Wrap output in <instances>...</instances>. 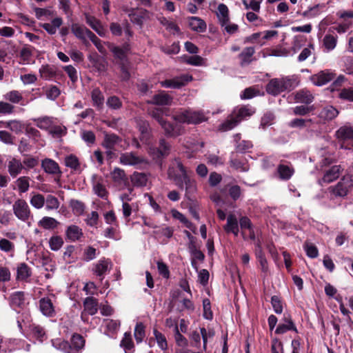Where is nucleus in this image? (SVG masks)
I'll return each mask as SVG.
<instances>
[{
	"label": "nucleus",
	"instance_id": "f257e3e1",
	"mask_svg": "<svg viewBox=\"0 0 353 353\" xmlns=\"http://www.w3.org/2000/svg\"><path fill=\"white\" fill-rule=\"evenodd\" d=\"M186 168L178 158L174 159L168 170L169 179L180 189L185 190V195L194 193L196 191V181L190 175Z\"/></svg>",
	"mask_w": 353,
	"mask_h": 353
},
{
	"label": "nucleus",
	"instance_id": "f03ea898",
	"mask_svg": "<svg viewBox=\"0 0 353 353\" xmlns=\"http://www.w3.org/2000/svg\"><path fill=\"white\" fill-rule=\"evenodd\" d=\"M175 121L188 124H199L207 121V117L202 110H186L174 116Z\"/></svg>",
	"mask_w": 353,
	"mask_h": 353
},
{
	"label": "nucleus",
	"instance_id": "7ed1b4c3",
	"mask_svg": "<svg viewBox=\"0 0 353 353\" xmlns=\"http://www.w3.org/2000/svg\"><path fill=\"white\" fill-rule=\"evenodd\" d=\"M293 80L288 77H283L280 79H272L266 85V91L268 93L276 96L280 93L294 88Z\"/></svg>",
	"mask_w": 353,
	"mask_h": 353
},
{
	"label": "nucleus",
	"instance_id": "20e7f679",
	"mask_svg": "<svg viewBox=\"0 0 353 353\" xmlns=\"http://www.w3.org/2000/svg\"><path fill=\"white\" fill-rule=\"evenodd\" d=\"M353 187L352 175H345L335 185L328 188L327 190L332 197H345Z\"/></svg>",
	"mask_w": 353,
	"mask_h": 353
},
{
	"label": "nucleus",
	"instance_id": "39448f33",
	"mask_svg": "<svg viewBox=\"0 0 353 353\" xmlns=\"http://www.w3.org/2000/svg\"><path fill=\"white\" fill-rule=\"evenodd\" d=\"M12 210L16 217L21 221L28 222L31 217L30 207L23 199L15 201L12 205Z\"/></svg>",
	"mask_w": 353,
	"mask_h": 353
},
{
	"label": "nucleus",
	"instance_id": "423d86ee",
	"mask_svg": "<svg viewBox=\"0 0 353 353\" xmlns=\"http://www.w3.org/2000/svg\"><path fill=\"white\" fill-rule=\"evenodd\" d=\"M289 126L299 129L305 128L312 133L319 134V131L316 129L317 123L312 119L296 118L290 121Z\"/></svg>",
	"mask_w": 353,
	"mask_h": 353
},
{
	"label": "nucleus",
	"instance_id": "0eeeda50",
	"mask_svg": "<svg viewBox=\"0 0 353 353\" xmlns=\"http://www.w3.org/2000/svg\"><path fill=\"white\" fill-rule=\"evenodd\" d=\"M129 50V45L126 43L121 48L115 47L112 50L114 54V56L122 61L123 65L121 66V78L123 80H128L130 77V73L128 72V70L125 68L123 63Z\"/></svg>",
	"mask_w": 353,
	"mask_h": 353
},
{
	"label": "nucleus",
	"instance_id": "6e6552de",
	"mask_svg": "<svg viewBox=\"0 0 353 353\" xmlns=\"http://www.w3.org/2000/svg\"><path fill=\"white\" fill-rule=\"evenodd\" d=\"M192 79V76L183 74L180 77H174L172 79H167L161 81V85L164 88H179Z\"/></svg>",
	"mask_w": 353,
	"mask_h": 353
},
{
	"label": "nucleus",
	"instance_id": "1a4fd4ad",
	"mask_svg": "<svg viewBox=\"0 0 353 353\" xmlns=\"http://www.w3.org/2000/svg\"><path fill=\"white\" fill-rule=\"evenodd\" d=\"M342 171L340 165H333L326 170L324 172L323 176L319 179V183L323 185V183H330L339 177Z\"/></svg>",
	"mask_w": 353,
	"mask_h": 353
},
{
	"label": "nucleus",
	"instance_id": "9d476101",
	"mask_svg": "<svg viewBox=\"0 0 353 353\" xmlns=\"http://www.w3.org/2000/svg\"><path fill=\"white\" fill-rule=\"evenodd\" d=\"M276 172L281 180L288 181L293 176L294 169L290 163L281 161L277 167Z\"/></svg>",
	"mask_w": 353,
	"mask_h": 353
},
{
	"label": "nucleus",
	"instance_id": "9b49d317",
	"mask_svg": "<svg viewBox=\"0 0 353 353\" xmlns=\"http://www.w3.org/2000/svg\"><path fill=\"white\" fill-rule=\"evenodd\" d=\"M72 33L79 39L82 40L84 43L86 42V39H95L96 35L83 26H80L74 23L72 26Z\"/></svg>",
	"mask_w": 353,
	"mask_h": 353
},
{
	"label": "nucleus",
	"instance_id": "f8f14e48",
	"mask_svg": "<svg viewBox=\"0 0 353 353\" xmlns=\"http://www.w3.org/2000/svg\"><path fill=\"white\" fill-rule=\"evenodd\" d=\"M334 74L330 70H323L311 77V81L315 85H323L334 79Z\"/></svg>",
	"mask_w": 353,
	"mask_h": 353
},
{
	"label": "nucleus",
	"instance_id": "ddd939ff",
	"mask_svg": "<svg viewBox=\"0 0 353 353\" xmlns=\"http://www.w3.org/2000/svg\"><path fill=\"white\" fill-rule=\"evenodd\" d=\"M289 330L294 331L296 333L298 332V330L294 323H293L290 315L285 314L282 320V323H279L275 330V333L277 334H282Z\"/></svg>",
	"mask_w": 353,
	"mask_h": 353
},
{
	"label": "nucleus",
	"instance_id": "4468645a",
	"mask_svg": "<svg viewBox=\"0 0 353 353\" xmlns=\"http://www.w3.org/2000/svg\"><path fill=\"white\" fill-rule=\"evenodd\" d=\"M119 161L121 164L125 165H137L143 163L144 159L135 155L132 152H126L120 156Z\"/></svg>",
	"mask_w": 353,
	"mask_h": 353
},
{
	"label": "nucleus",
	"instance_id": "2eb2a0df",
	"mask_svg": "<svg viewBox=\"0 0 353 353\" xmlns=\"http://www.w3.org/2000/svg\"><path fill=\"white\" fill-rule=\"evenodd\" d=\"M9 303L14 310L23 308L26 304L24 292L18 291L12 293L9 297Z\"/></svg>",
	"mask_w": 353,
	"mask_h": 353
},
{
	"label": "nucleus",
	"instance_id": "dca6fc26",
	"mask_svg": "<svg viewBox=\"0 0 353 353\" xmlns=\"http://www.w3.org/2000/svg\"><path fill=\"white\" fill-rule=\"evenodd\" d=\"M170 145L164 139H161L159 148H150V153L154 158H161L169 154Z\"/></svg>",
	"mask_w": 353,
	"mask_h": 353
},
{
	"label": "nucleus",
	"instance_id": "f3484780",
	"mask_svg": "<svg viewBox=\"0 0 353 353\" xmlns=\"http://www.w3.org/2000/svg\"><path fill=\"white\" fill-rule=\"evenodd\" d=\"M294 99L297 103L310 104L313 101L314 96L308 90L303 89L294 94Z\"/></svg>",
	"mask_w": 353,
	"mask_h": 353
},
{
	"label": "nucleus",
	"instance_id": "a211bd4d",
	"mask_svg": "<svg viewBox=\"0 0 353 353\" xmlns=\"http://www.w3.org/2000/svg\"><path fill=\"white\" fill-rule=\"evenodd\" d=\"M41 167L46 173L50 174L61 173L58 163L51 159H43L41 162Z\"/></svg>",
	"mask_w": 353,
	"mask_h": 353
},
{
	"label": "nucleus",
	"instance_id": "6ab92c4d",
	"mask_svg": "<svg viewBox=\"0 0 353 353\" xmlns=\"http://www.w3.org/2000/svg\"><path fill=\"white\" fill-rule=\"evenodd\" d=\"M39 308L45 316H52L54 314V308L52 301L48 297L42 298L39 301Z\"/></svg>",
	"mask_w": 353,
	"mask_h": 353
},
{
	"label": "nucleus",
	"instance_id": "aec40b11",
	"mask_svg": "<svg viewBox=\"0 0 353 353\" xmlns=\"http://www.w3.org/2000/svg\"><path fill=\"white\" fill-rule=\"evenodd\" d=\"M23 169V166L20 160L12 158L8 161V171L11 176L16 177L21 172Z\"/></svg>",
	"mask_w": 353,
	"mask_h": 353
},
{
	"label": "nucleus",
	"instance_id": "412c9836",
	"mask_svg": "<svg viewBox=\"0 0 353 353\" xmlns=\"http://www.w3.org/2000/svg\"><path fill=\"white\" fill-rule=\"evenodd\" d=\"M172 101V97L165 91H161L153 97L151 103L159 105H168Z\"/></svg>",
	"mask_w": 353,
	"mask_h": 353
},
{
	"label": "nucleus",
	"instance_id": "4be33fe9",
	"mask_svg": "<svg viewBox=\"0 0 353 353\" xmlns=\"http://www.w3.org/2000/svg\"><path fill=\"white\" fill-rule=\"evenodd\" d=\"M93 190L98 196L108 200V191L106 189L105 183L103 180H99L94 182Z\"/></svg>",
	"mask_w": 353,
	"mask_h": 353
},
{
	"label": "nucleus",
	"instance_id": "5701e85b",
	"mask_svg": "<svg viewBox=\"0 0 353 353\" xmlns=\"http://www.w3.org/2000/svg\"><path fill=\"white\" fill-rule=\"evenodd\" d=\"M30 335L32 338L43 342L47 336L44 329L40 325L32 324L30 325Z\"/></svg>",
	"mask_w": 353,
	"mask_h": 353
},
{
	"label": "nucleus",
	"instance_id": "b1692460",
	"mask_svg": "<svg viewBox=\"0 0 353 353\" xmlns=\"http://www.w3.org/2000/svg\"><path fill=\"white\" fill-rule=\"evenodd\" d=\"M216 16L221 25H225L229 21V10L226 5L220 3L218 6Z\"/></svg>",
	"mask_w": 353,
	"mask_h": 353
},
{
	"label": "nucleus",
	"instance_id": "393cba45",
	"mask_svg": "<svg viewBox=\"0 0 353 353\" xmlns=\"http://www.w3.org/2000/svg\"><path fill=\"white\" fill-rule=\"evenodd\" d=\"M65 234L68 239L70 241H76L83 235L81 229L74 225L68 226Z\"/></svg>",
	"mask_w": 353,
	"mask_h": 353
},
{
	"label": "nucleus",
	"instance_id": "a878e982",
	"mask_svg": "<svg viewBox=\"0 0 353 353\" xmlns=\"http://www.w3.org/2000/svg\"><path fill=\"white\" fill-rule=\"evenodd\" d=\"M86 23L100 36L104 35V30L101 23L93 16L85 14Z\"/></svg>",
	"mask_w": 353,
	"mask_h": 353
},
{
	"label": "nucleus",
	"instance_id": "bb28decb",
	"mask_svg": "<svg viewBox=\"0 0 353 353\" xmlns=\"http://www.w3.org/2000/svg\"><path fill=\"white\" fill-rule=\"evenodd\" d=\"M31 275L30 268L25 263H19L17 268V279L25 281Z\"/></svg>",
	"mask_w": 353,
	"mask_h": 353
},
{
	"label": "nucleus",
	"instance_id": "cd10ccee",
	"mask_svg": "<svg viewBox=\"0 0 353 353\" xmlns=\"http://www.w3.org/2000/svg\"><path fill=\"white\" fill-rule=\"evenodd\" d=\"M190 28L196 32H203L206 29V24L203 20L196 17H192L189 19Z\"/></svg>",
	"mask_w": 353,
	"mask_h": 353
},
{
	"label": "nucleus",
	"instance_id": "c85d7f7f",
	"mask_svg": "<svg viewBox=\"0 0 353 353\" xmlns=\"http://www.w3.org/2000/svg\"><path fill=\"white\" fill-rule=\"evenodd\" d=\"M339 114V111L332 105H328L323 108L319 117L324 120H332L335 118Z\"/></svg>",
	"mask_w": 353,
	"mask_h": 353
},
{
	"label": "nucleus",
	"instance_id": "c756f323",
	"mask_svg": "<svg viewBox=\"0 0 353 353\" xmlns=\"http://www.w3.org/2000/svg\"><path fill=\"white\" fill-rule=\"evenodd\" d=\"M336 136L342 140L353 139V127L344 125L341 127L336 132Z\"/></svg>",
	"mask_w": 353,
	"mask_h": 353
},
{
	"label": "nucleus",
	"instance_id": "7c9ffc66",
	"mask_svg": "<svg viewBox=\"0 0 353 353\" xmlns=\"http://www.w3.org/2000/svg\"><path fill=\"white\" fill-rule=\"evenodd\" d=\"M4 99L13 103H20L22 105H26L27 103H23V96L21 93L18 90H12L7 92L4 95Z\"/></svg>",
	"mask_w": 353,
	"mask_h": 353
},
{
	"label": "nucleus",
	"instance_id": "2f4dec72",
	"mask_svg": "<svg viewBox=\"0 0 353 353\" xmlns=\"http://www.w3.org/2000/svg\"><path fill=\"white\" fill-rule=\"evenodd\" d=\"M255 52V49L253 47H247L239 54V57L241 59V65H245L249 64L252 61V57Z\"/></svg>",
	"mask_w": 353,
	"mask_h": 353
},
{
	"label": "nucleus",
	"instance_id": "473e14b6",
	"mask_svg": "<svg viewBox=\"0 0 353 353\" xmlns=\"http://www.w3.org/2000/svg\"><path fill=\"white\" fill-rule=\"evenodd\" d=\"M63 21L61 18H54L50 23H46L41 26L49 34H54L56 33L57 28L62 25Z\"/></svg>",
	"mask_w": 353,
	"mask_h": 353
},
{
	"label": "nucleus",
	"instance_id": "72a5a7b5",
	"mask_svg": "<svg viewBox=\"0 0 353 353\" xmlns=\"http://www.w3.org/2000/svg\"><path fill=\"white\" fill-rule=\"evenodd\" d=\"M32 121L39 128L45 130H49L53 123L52 118L46 116L32 119Z\"/></svg>",
	"mask_w": 353,
	"mask_h": 353
},
{
	"label": "nucleus",
	"instance_id": "f704fd0d",
	"mask_svg": "<svg viewBox=\"0 0 353 353\" xmlns=\"http://www.w3.org/2000/svg\"><path fill=\"white\" fill-rule=\"evenodd\" d=\"M84 312L90 315H94L97 312V303L93 297H87L84 302Z\"/></svg>",
	"mask_w": 353,
	"mask_h": 353
},
{
	"label": "nucleus",
	"instance_id": "c9c22d12",
	"mask_svg": "<svg viewBox=\"0 0 353 353\" xmlns=\"http://www.w3.org/2000/svg\"><path fill=\"white\" fill-rule=\"evenodd\" d=\"M121 346L123 347L125 353H133L134 351V343L130 332H125L121 341Z\"/></svg>",
	"mask_w": 353,
	"mask_h": 353
},
{
	"label": "nucleus",
	"instance_id": "e433bc0d",
	"mask_svg": "<svg viewBox=\"0 0 353 353\" xmlns=\"http://www.w3.org/2000/svg\"><path fill=\"white\" fill-rule=\"evenodd\" d=\"M164 129L165 134L170 137H176L181 134L180 128L174 126L172 124L167 122L165 119L159 123Z\"/></svg>",
	"mask_w": 353,
	"mask_h": 353
},
{
	"label": "nucleus",
	"instance_id": "4c0bfd02",
	"mask_svg": "<svg viewBox=\"0 0 353 353\" xmlns=\"http://www.w3.org/2000/svg\"><path fill=\"white\" fill-rule=\"evenodd\" d=\"M112 178L120 187L125 185L128 181L124 171L120 168H114L113 172H112Z\"/></svg>",
	"mask_w": 353,
	"mask_h": 353
},
{
	"label": "nucleus",
	"instance_id": "58836bf2",
	"mask_svg": "<svg viewBox=\"0 0 353 353\" xmlns=\"http://www.w3.org/2000/svg\"><path fill=\"white\" fill-rule=\"evenodd\" d=\"M46 198L43 195L39 193H31V198L30 203L32 207L36 209H41L45 205Z\"/></svg>",
	"mask_w": 353,
	"mask_h": 353
},
{
	"label": "nucleus",
	"instance_id": "ea45409f",
	"mask_svg": "<svg viewBox=\"0 0 353 353\" xmlns=\"http://www.w3.org/2000/svg\"><path fill=\"white\" fill-rule=\"evenodd\" d=\"M30 179L28 176H21L15 181L17 188L20 194L28 192L30 188Z\"/></svg>",
	"mask_w": 353,
	"mask_h": 353
},
{
	"label": "nucleus",
	"instance_id": "a19ab883",
	"mask_svg": "<svg viewBox=\"0 0 353 353\" xmlns=\"http://www.w3.org/2000/svg\"><path fill=\"white\" fill-rule=\"evenodd\" d=\"M139 130L141 133V141L148 143L150 138L149 125L145 121H139L138 123Z\"/></svg>",
	"mask_w": 353,
	"mask_h": 353
},
{
	"label": "nucleus",
	"instance_id": "79ce46f5",
	"mask_svg": "<svg viewBox=\"0 0 353 353\" xmlns=\"http://www.w3.org/2000/svg\"><path fill=\"white\" fill-rule=\"evenodd\" d=\"M91 97L94 106H97L98 108L103 106L104 103V97L99 88H94L92 91Z\"/></svg>",
	"mask_w": 353,
	"mask_h": 353
},
{
	"label": "nucleus",
	"instance_id": "37998d69",
	"mask_svg": "<svg viewBox=\"0 0 353 353\" xmlns=\"http://www.w3.org/2000/svg\"><path fill=\"white\" fill-rule=\"evenodd\" d=\"M59 222L52 217L45 216L42 218L39 225L46 230L54 229L57 227Z\"/></svg>",
	"mask_w": 353,
	"mask_h": 353
},
{
	"label": "nucleus",
	"instance_id": "c03bdc74",
	"mask_svg": "<svg viewBox=\"0 0 353 353\" xmlns=\"http://www.w3.org/2000/svg\"><path fill=\"white\" fill-rule=\"evenodd\" d=\"M108 268V261L105 259L99 260L94 266V272L97 276L102 279L104 274L107 272Z\"/></svg>",
	"mask_w": 353,
	"mask_h": 353
},
{
	"label": "nucleus",
	"instance_id": "a18cd8bd",
	"mask_svg": "<svg viewBox=\"0 0 353 353\" xmlns=\"http://www.w3.org/2000/svg\"><path fill=\"white\" fill-rule=\"evenodd\" d=\"M134 336L137 343H140L143 341L145 336V326L141 322L136 324Z\"/></svg>",
	"mask_w": 353,
	"mask_h": 353
},
{
	"label": "nucleus",
	"instance_id": "49530a36",
	"mask_svg": "<svg viewBox=\"0 0 353 353\" xmlns=\"http://www.w3.org/2000/svg\"><path fill=\"white\" fill-rule=\"evenodd\" d=\"M5 127L9 128L16 134L21 133L23 129V124L19 120H11L6 123Z\"/></svg>",
	"mask_w": 353,
	"mask_h": 353
},
{
	"label": "nucleus",
	"instance_id": "de8ad7c7",
	"mask_svg": "<svg viewBox=\"0 0 353 353\" xmlns=\"http://www.w3.org/2000/svg\"><path fill=\"white\" fill-rule=\"evenodd\" d=\"M337 38L331 34H326L323 39V43L327 51H331L334 50L336 46Z\"/></svg>",
	"mask_w": 353,
	"mask_h": 353
},
{
	"label": "nucleus",
	"instance_id": "09e8293b",
	"mask_svg": "<svg viewBox=\"0 0 353 353\" xmlns=\"http://www.w3.org/2000/svg\"><path fill=\"white\" fill-rule=\"evenodd\" d=\"M240 122V120L235 117H231L228 120H226L224 123H223L219 129L222 131H228L233 129L237 124Z\"/></svg>",
	"mask_w": 353,
	"mask_h": 353
},
{
	"label": "nucleus",
	"instance_id": "8fccbe9b",
	"mask_svg": "<svg viewBox=\"0 0 353 353\" xmlns=\"http://www.w3.org/2000/svg\"><path fill=\"white\" fill-rule=\"evenodd\" d=\"M67 129L62 125H53L48 130L50 134L54 138H60L66 134Z\"/></svg>",
	"mask_w": 353,
	"mask_h": 353
},
{
	"label": "nucleus",
	"instance_id": "3c124183",
	"mask_svg": "<svg viewBox=\"0 0 353 353\" xmlns=\"http://www.w3.org/2000/svg\"><path fill=\"white\" fill-rule=\"evenodd\" d=\"M46 209L48 210H57L59 208V201L57 197L48 194L46 198Z\"/></svg>",
	"mask_w": 353,
	"mask_h": 353
},
{
	"label": "nucleus",
	"instance_id": "603ef678",
	"mask_svg": "<svg viewBox=\"0 0 353 353\" xmlns=\"http://www.w3.org/2000/svg\"><path fill=\"white\" fill-rule=\"evenodd\" d=\"M0 250L12 254L14 252V244L7 239H0Z\"/></svg>",
	"mask_w": 353,
	"mask_h": 353
},
{
	"label": "nucleus",
	"instance_id": "864d4df0",
	"mask_svg": "<svg viewBox=\"0 0 353 353\" xmlns=\"http://www.w3.org/2000/svg\"><path fill=\"white\" fill-rule=\"evenodd\" d=\"M147 181V176L143 173H134L132 177L133 184L137 186H145Z\"/></svg>",
	"mask_w": 353,
	"mask_h": 353
},
{
	"label": "nucleus",
	"instance_id": "5fc2aeb1",
	"mask_svg": "<svg viewBox=\"0 0 353 353\" xmlns=\"http://www.w3.org/2000/svg\"><path fill=\"white\" fill-rule=\"evenodd\" d=\"M63 239L59 236H53L49 240L50 248L52 250L57 251L63 245Z\"/></svg>",
	"mask_w": 353,
	"mask_h": 353
},
{
	"label": "nucleus",
	"instance_id": "6e6d98bb",
	"mask_svg": "<svg viewBox=\"0 0 353 353\" xmlns=\"http://www.w3.org/2000/svg\"><path fill=\"white\" fill-rule=\"evenodd\" d=\"M154 335L155 336V339L158 344V346L162 350H165L168 348V343L165 336L157 331V330H154Z\"/></svg>",
	"mask_w": 353,
	"mask_h": 353
},
{
	"label": "nucleus",
	"instance_id": "4d7b16f0",
	"mask_svg": "<svg viewBox=\"0 0 353 353\" xmlns=\"http://www.w3.org/2000/svg\"><path fill=\"white\" fill-rule=\"evenodd\" d=\"M230 165L239 172H246L249 170V167L246 163L236 159L230 161Z\"/></svg>",
	"mask_w": 353,
	"mask_h": 353
},
{
	"label": "nucleus",
	"instance_id": "13d9d810",
	"mask_svg": "<svg viewBox=\"0 0 353 353\" xmlns=\"http://www.w3.org/2000/svg\"><path fill=\"white\" fill-rule=\"evenodd\" d=\"M39 73L41 78L50 79L54 76V71L51 66L48 65H42L39 69Z\"/></svg>",
	"mask_w": 353,
	"mask_h": 353
},
{
	"label": "nucleus",
	"instance_id": "bf43d9fd",
	"mask_svg": "<svg viewBox=\"0 0 353 353\" xmlns=\"http://www.w3.org/2000/svg\"><path fill=\"white\" fill-rule=\"evenodd\" d=\"M161 23L168 30L173 34L179 32V26L172 21H168L166 18L162 17L160 19Z\"/></svg>",
	"mask_w": 353,
	"mask_h": 353
},
{
	"label": "nucleus",
	"instance_id": "052dcab7",
	"mask_svg": "<svg viewBox=\"0 0 353 353\" xmlns=\"http://www.w3.org/2000/svg\"><path fill=\"white\" fill-rule=\"evenodd\" d=\"M239 226L237 219L234 214H230L227 218V224L224 226V230L230 232L232 230Z\"/></svg>",
	"mask_w": 353,
	"mask_h": 353
},
{
	"label": "nucleus",
	"instance_id": "680f3d73",
	"mask_svg": "<svg viewBox=\"0 0 353 353\" xmlns=\"http://www.w3.org/2000/svg\"><path fill=\"white\" fill-rule=\"evenodd\" d=\"M239 224L242 230L241 234L243 238L246 240V230L250 229V228L252 227L251 221L248 217L243 216L241 218Z\"/></svg>",
	"mask_w": 353,
	"mask_h": 353
},
{
	"label": "nucleus",
	"instance_id": "e2e57ef3",
	"mask_svg": "<svg viewBox=\"0 0 353 353\" xmlns=\"http://www.w3.org/2000/svg\"><path fill=\"white\" fill-rule=\"evenodd\" d=\"M65 165L68 168L76 170L79 166V162L76 156L70 154L65 158Z\"/></svg>",
	"mask_w": 353,
	"mask_h": 353
},
{
	"label": "nucleus",
	"instance_id": "0e129e2a",
	"mask_svg": "<svg viewBox=\"0 0 353 353\" xmlns=\"http://www.w3.org/2000/svg\"><path fill=\"white\" fill-rule=\"evenodd\" d=\"M32 55V48L31 46H25L20 51V57L26 63H28Z\"/></svg>",
	"mask_w": 353,
	"mask_h": 353
},
{
	"label": "nucleus",
	"instance_id": "69168bd1",
	"mask_svg": "<svg viewBox=\"0 0 353 353\" xmlns=\"http://www.w3.org/2000/svg\"><path fill=\"white\" fill-rule=\"evenodd\" d=\"M185 62L192 65H203L205 64V59L199 55H194L188 57Z\"/></svg>",
	"mask_w": 353,
	"mask_h": 353
},
{
	"label": "nucleus",
	"instance_id": "338daca9",
	"mask_svg": "<svg viewBox=\"0 0 353 353\" xmlns=\"http://www.w3.org/2000/svg\"><path fill=\"white\" fill-rule=\"evenodd\" d=\"M271 352L272 353H283V343L276 338L272 340Z\"/></svg>",
	"mask_w": 353,
	"mask_h": 353
},
{
	"label": "nucleus",
	"instance_id": "774afa93",
	"mask_svg": "<svg viewBox=\"0 0 353 353\" xmlns=\"http://www.w3.org/2000/svg\"><path fill=\"white\" fill-rule=\"evenodd\" d=\"M339 96L341 99H345L353 102V88H343L342 89Z\"/></svg>",
	"mask_w": 353,
	"mask_h": 353
}]
</instances>
